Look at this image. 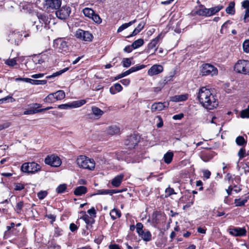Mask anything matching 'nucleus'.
<instances>
[{"label": "nucleus", "mask_w": 249, "mask_h": 249, "mask_svg": "<svg viewBox=\"0 0 249 249\" xmlns=\"http://www.w3.org/2000/svg\"><path fill=\"white\" fill-rule=\"evenodd\" d=\"M35 106L36 107V109H29L26 110L24 112V115H31L39 112L38 109H37V108H39L41 107V105L39 104H36Z\"/></svg>", "instance_id": "39"}, {"label": "nucleus", "mask_w": 249, "mask_h": 249, "mask_svg": "<svg viewBox=\"0 0 249 249\" xmlns=\"http://www.w3.org/2000/svg\"><path fill=\"white\" fill-rule=\"evenodd\" d=\"M111 193L110 190H100L98 191L96 195H106Z\"/></svg>", "instance_id": "63"}, {"label": "nucleus", "mask_w": 249, "mask_h": 249, "mask_svg": "<svg viewBox=\"0 0 249 249\" xmlns=\"http://www.w3.org/2000/svg\"><path fill=\"white\" fill-rule=\"evenodd\" d=\"M146 66L144 65H138L129 69V71L131 73L141 70L145 68Z\"/></svg>", "instance_id": "46"}, {"label": "nucleus", "mask_w": 249, "mask_h": 249, "mask_svg": "<svg viewBox=\"0 0 249 249\" xmlns=\"http://www.w3.org/2000/svg\"><path fill=\"white\" fill-rule=\"evenodd\" d=\"M201 73L202 75H216L218 73L217 69L214 66L209 64H203L201 67Z\"/></svg>", "instance_id": "6"}, {"label": "nucleus", "mask_w": 249, "mask_h": 249, "mask_svg": "<svg viewBox=\"0 0 249 249\" xmlns=\"http://www.w3.org/2000/svg\"><path fill=\"white\" fill-rule=\"evenodd\" d=\"M243 51L246 53H249V40H245L243 43Z\"/></svg>", "instance_id": "52"}, {"label": "nucleus", "mask_w": 249, "mask_h": 249, "mask_svg": "<svg viewBox=\"0 0 249 249\" xmlns=\"http://www.w3.org/2000/svg\"><path fill=\"white\" fill-rule=\"evenodd\" d=\"M122 63L124 67L128 68L131 65V59L129 58H124L123 59Z\"/></svg>", "instance_id": "49"}, {"label": "nucleus", "mask_w": 249, "mask_h": 249, "mask_svg": "<svg viewBox=\"0 0 249 249\" xmlns=\"http://www.w3.org/2000/svg\"><path fill=\"white\" fill-rule=\"evenodd\" d=\"M5 63L9 66L13 67L17 64V58L8 59L5 61Z\"/></svg>", "instance_id": "50"}, {"label": "nucleus", "mask_w": 249, "mask_h": 249, "mask_svg": "<svg viewBox=\"0 0 249 249\" xmlns=\"http://www.w3.org/2000/svg\"><path fill=\"white\" fill-rule=\"evenodd\" d=\"M214 152L213 151H208L202 153L200 158L204 162L210 161L214 157Z\"/></svg>", "instance_id": "24"}, {"label": "nucleus", "mask_w": 249, "mask_h": 249, "mask_svg": "<svg viewBox=\"0 0 249 249\" xmlns=\"http://www.w3.org/2000/svg\"><path fill=\"white\" fill-rule=\"evenodd\" d=\"M56 101L54 93L49 94L44 99V101L46 103H52Z\"/></svg>", "instance_id": "41"}, {"label": "nucleus", "mask_w": 249, "mask_h": 249, "mask_svg": "<svg viewBox=\"0 0 249 249\" xmlns=\"http://www.w3.org/2000/svg\"><path fill=\"white\" fill-rule=\"evenodd\" d=\"M124 178V174H121L119 175L116 176L111 181V184L112 186L115 187H119L123 178Z\"/></svg>", "instance_id": "22"}, {"label": "nucleus", "mask_w": 249, "mask_h": 249, "mask_svg": "<svg viewBox=\"0 0 249 249\" xmlns=\"http://www.w3.org/2000/svg\"><path fill=\"white\" fill-rule=\"evenodd\" d=\"M71 13V8L69 6H62L59 10L55 12L56 17L61 19H65L70 16Z\"/></svg>", "instance_id": "10"}, {"label": "nucleus", "mask_w": 249, "mask_h": 249, "mask_svg": "<svg viewBox=\"0 0 249 249\" xmlns=\"http://www.w3.org/2000/svg\"><path fill=\"white\" fill-rule=\"evenodd\" d=\"M47 83L46 80H32V85H44Z\"/></svg>", "instance_id": "56"}, {"label": "nucleus", "mask_w": 249, "mask_h": 249, "mask_svg": "<svg viewBox=\"0 0 249 249\" xmlns=\"http://www.w3.org/2000/svg\"><path fill=\"white\" fill-rule=\"evenodd\" d=\"M207 8L203 5H200L196 8L195 14L200 16L208 17Z\"/></svg>", "instance_id": "23"}, {"label": "nucleus", "mask_w": 249, "mask_h": 249, "mask_svg": "<svg viewBox=\"0 0 249 249\" xmlns=\"http://www.w3.org/2000/svg\"><path fill=\"white\" fill-rule=\"evenodd\" d=\"M48 59V56L45 53H42L39 55H35L32 59V61H29L28 63L30 64L32 62L35 64H41Z\"/></svg>", "instance_id": "14"}, {"label": "nucleus", "mask_w": 249, "mask_h": 249, "mask_svg": "<svg viewBox=\"0 0 249 249\" xmlns=\"http://www.w3.org/2000/svg\"><path fill=\"white\" fill-rule=\"evenodd\" d=\"M165 104L166 103H155L151 106V110L152 112L161 111L167 107Z\"/></svg>", "instance_id": "19"}, {"label": "nucleus", "mask_w": 249, "mask_h": 249, "mask_svg": "<svg viewBox=\"0 0 249 249\" xmlns=\"http://www.w3.org/2000/svg\"><path fill=\"white\" fill-rule=\"evenodd\" d=\"M122 89V86L119 83H116L110 88L109 91L111 94H115L117 92L121 91Z\"/></svg>", "instance_id": "31"}, {"label": "nucleus", "mask_w": 249, "mask_h": 249, "mask_svg": "<svg viewBox=\"0 0 249 249\" xmlns=\"http://www.w3.org/2000/svg\"><path fill=\"white\" fill-rule=\"evenodd\" d=\"M230 234L234 236H243L246 234V230L244 228L233 227L229 229Z\"/></svg>", "instance_id": "13"}, {"label": "nucleus", "mask_w": 249, "mask_h": 249, "mask_svg": "<svg viewBox=\"0 0 249 249\" xmlns=\"http://www.w3.org/2000/svg\"><path fill=\"white\" fill-rule=\"evenodd\" d=\"M163 71V67L160 64L153 65L147 71V74L150 76L157 75L162 72Z\"/></svg>", "instance_id": "16"}, {"label": "nucleus", "mask_w": 249, "mask_h": 249, "mask_svg": "<svg viewBox=\"0 0 249 249\" xmlns=\"http://www.w3.org/2000/svg\"><path fill=\"white\" fill-rule=\"evenodd\" d=\"M197 97L200 104L207 109H213L218 105L215 95L206 87H202L199 89Z\"/></svg>", "instance_id": "1"}, {"label": "nucleus", "mask_w": 249, "mask_h": 249, "mask_svg": "<svg viewBox=\"0 0 249 249\" xmlns=\"http://www.w3.org/2000/svg\"><path fill=\"white\" fill-rule=\"evenodd\" d=\"M23 207V202L22 201H20L17 203L15 210L18 213H20Z\"/></svg>", "instance_id": "51"}, {"label": "nucleus", "mask_w": 249, "mask_h": 249, "mask_svg": "<svg viewBox=\"0 0 249 249\" xmlns=\"http://www.w3.org/2000/svg\"><path fill=\"white\" fill-rule=\"evenodd\" d=\"M71 104H61L58 106V108L61 109H68L71 108Z\"/></svg>", "instance_id": "58"}, {"label": "nucleus", "mask_w": 249, "mask_h": 249, "mask_svg": "<svg viewBox=\"0 0 249 249\" xmlns=\"http://www.w3.org/2000/svg\"><path fill=\"white\" fill-rule=\"evenodd\" d=\"M140 137L137 135H132L129 136L125 141V144L128 148L132 149L137 145L139 142Z\"/></svg>", "instance_id": "11"}, {"label": "nucleus", "mask_w": 249, "mask_h": 249, "mask_svg": "<svg viewBox=\"0 0 249 249\" xmlns=\"http://www.w3.org/2000/svg\"><path fill=\"white\" fill-rule=\"evenodd\" d=\"M173 75L165 77L164 80L162 81L159 82V86L158 87L153 88V91L155 92H158L160 91L168 82L173 80Z\"/></svg>", "instance_id": "18"}, {"label": "nucleus", "mask_w": 249, "mask_h": 249, "mask_svg": "<svg viewBox=\"0 0 249 249\" xmlns=\"http://www.w3.org/2000/svg\"><path fill=\"white\" fill-rule=\"evenodd\" d=\"M62 0H45V6L47 9H57L61 5Z\"/></svg>", "instance_id": "12"}, {"label": "nucleus", "mask_w": 249, "mask_h": 249, "mask_svg": "<svg viewBox=\"0 0 249 249\" xmlns=\"http://www.w3.org/2000/svg\"><path fill=\"white\" fill-rule=\"evenodd\" d=\"M20 169L28 174H35L41 170V166L35 162H28L23 163Z\"/></svg>", "instance_id": "3"}, {"label": "nucleus", "mask_w": 249, "mask_h": 249, "mask_svg": "<svg viewBox=\"0 0 249 249\" xmlns=\"http://www.w3.org/2000/svg\"><path fill=\"white\" fill-rule=\"evenodd\" d=\"M54 94L56 101L62 100L65 97V93L63 90H58L54 92Z\"/></svg>", "instance_id": "42"}, {"label": "nucleus", "mask_w": 249, "mask_h": 249, "mask_svg": "<svg viewBox=\"0 0 249 249\" xmlns=\"http://www.w3.org/2000/svg\"><path fill=\"white\" fill-rule=\"evenodd\" d=\"M234 7L235 2L234 1H231L226 9V13L231 15H234L235 12Z\"/></svg>", "instance_id": "33"}, {"label": "nucleus", "mask_w": 249, "mask_h": 249, "mask_svg": "<svg viewBox=\"0 0 249 249\" xmlns=\"http://www.w3.org/2000/svg\"><path fill=\"white\" fill-rule=\"evenodd\" d=\"M62 230L58 228H55L54 229V236L55 237H58L62 235Z\"/></svg>", "instance_id": "60"}, {"label": "nucleus", "mask_w": 249, "mask_h": 249, "mask_svg": "<svg viewBox=\"0 0 249 249\" xmlns=\"http://www.w3.org/2000/svg\"><path fill=\"white\" fill-rule=\"evenodd\" d=\"M188 97L187 94L177 95L172 97L171 100L173 102H181L186 101Z\"/></svg>", "instance_id": "30"}, {"label": "nucleus", "mask_w": 249, "mask_h": 249, "mask_svg": "<svg viewBox=\"0 0 249 249\" xmlns=\"http://www.w3.org/2000/svg\"><path fill=\"white\" fill-rule=\"evenodd\" d=\"M145 25V23L143 22H142L140 23L137 27L133 30L131 34H130L129 36H127V37H130L133 36H136L139 33H140L143 28L144 26Z\"/></svg>", "instance_id": "28"}, {"label": "nucleus", "mask_w": 249, "mask_h": 249, "mask_svg": "<svg viewBox=\"0 0 249 249\" xmlns=\"http://www.w3.org/2000/svg\"><path fill=\"white\" fill-rule=\"evenodd\" d=\"M242 7L245 9L243 20L244 22H247V18H249V0H245L242 1Z\"/></svg>", "instance_id": "21"}, {"label": "nucleus", "mask_w": 249, "mask_h": 249, "mask_svg": "<svg viewBox=\"0 0 249 249\" xmlns=\"http://www.w3.org/2000/svg\"><path fill=\"white\" fill-rule=\"evenodd\" d=\"M165 193L169 196L173 194H175V192L173 188L168 187L166 189Z\"/></svg>", "instance_id": "64"}, {"label": "nucleus", "mask_w": 249, "mask_h": 249, "mask_svg": "<svg viewBox=\"0 0 249 249\" xmlns=\"http://www.w3.org/2000/svg\"><path fill=\"white\" fill-rule=\"evenodd\" d=\"M87 213L89 214V216H93V218H94L96 217V211L94 207H92L90 209H89Z\"/></svg>", "instance_id": "59"}, {"label": "nucleus", "mask_w": 249, "mask_h": 249, "mask_svg": "<svg viewBox=\"0 0 249 249\" xmlns=\"http://www.w3.org/2000/svg\"><path fill=\"white\" fill-rule=\"evenodd\" d=\"M81 214H82V215L80 218L82 219L87 225H92L94 223L95 220L93 216H89L85 212L83 211L81 212Z\"/></svg>", "instance_id": "20"}, {"label": "nucleus", "mask_w": 249, "mask_h": 249, "mask_svg": "<svg viewBox=\"0 0 249 249\" xmlns=\"http://www.w3.org/2000/svg\"><path fill=\"white\" fill-rule=\"evenodd\" d=\"M68 69H69L68 68H65L63 69V70H61L60 71H56V72L53 73L52 75L47 76L46 78L48 79H50L51 78H53V77L59 76V75H61V74H62L63 73L67 71L68 70Z\"/></svg>", "instance_id": "43"}, {"label": "nucleus", "mask_w": 249, "mask_h": 249, "mask_svg": "<svg viewBox=\"0 0 249 249\" xmlns=\"http://www.w3.org/2000/svg\"><path fill=\"white\" fill-rule=\"evenodd\" d=\"M249 196H246L243 198H239L234 199V204L236 207L244 206L248 200Z\"/></svg>", "instance_id": "29"}, {"label": "nucleus", "mask_w": 249, "mask_h": 249, "mask_svg": "<svg viewBox=\"0 0 249 249\" xmlns=\"http://www.w3.org/2000/svg\"><path fill=\"white\" fill-rule=\"evenodd\" d=\"M53 46L56 47L58 52L62 53H67L69 50L68 41L63 38H57L53 42Z\"/></svg>", "instance_id": "7"}, {"label": "nucleus", "mask_w": 249, "mask_h": 249, "mask_svg": "<svg viewBox=\"0 0 249 249\" xmlns=\"http://www.w3.org/2000/svg\"><path fill=\"white\" fill-rule=\"evenodd\" d=\"M47 194L46 191H41L37 193V196L39 199L42 200L47 196Z\"/></svg>", "instance_id": "55"}, {"label": "nucleus", "mask_w": 249, "mask_h": 249, "mask_svg": "<svg viewBox=\"0 0 249 249\" xmlns=\"http://www.w3.org/2000/svg\"><path fill=\"white\" fill-rule=\"evenodd\" d=\"M231 22L230 20H228L225 22L221 26L220 30V33L222 34L226 33L224 32V29L229 28V25L231 24Z\"/></svg>", "instance_id": "54"}, {"label": "nucleus", "mask_w": 249, "mask_h": 249, "mask_svg": "<svg viewBox=\"0 0 249 249\" xmlns=\"http://www.w3.org/2000/svg\"><path fill=\"white\" fill-rule=\"evenodd\" d=\"M91 111L92 113L97 118H100L104 114V111L100 109L99 108L93 106L91 107Z\"/></svg>", "instance_id": "35"}, {"label": "nucleus", "mask_w": 249, "mask_h": 249, "mask_svg": "<svg viewBox=\"0 0 249 249\" xmlns=\"http://www.w3.org/2000/svg\"><path fill=\"white\" fill-rule=\"evenodd\" d=\"M174 154L172 152H168L164 154L163 159L164 162L167 164H169L171 162Z\"/></svg>", "instance_id": "37"}, {"label": "nucleus", "mask_w": 249, "mask_h": 249, "mask_svg": "<svg viewBox=\"0 0 249 249\" xmlns=\"http://www.w3.org/2000/svg\"><path fill=\"white\" fill-rule=\"evenodd\" d=\"M22 37V35L19 32H13L8 36V41L12 44H18L19 40Z\"/></svg>", "instance_id": "17"}, {"label": "nucleus", "mask_w": 249, "mask_h": 249, "mask_svg": "<svg viewBox=\"0 0 249 249\" xmlns=\"http://www.w3.org/2000/svg\"><path fill=\"white\" fill-rule=\"evenodd\" d=\"M83 13L84 15L90 18H91L93 15L95 13L94 11L91 8H85L83 10Z\"/></svg>", "instance_id": "40"}, {"label": "nucleus", "mask_w": 249, "mask_h": 249, "mask_svg": "<svg viewBox=\"0 0 249 249\" xmlns=\"http://www.w3.org/2000/svg\"><path fill=\"white\" fill-rule=\"evenodd\" d=\"M86 101L85 100H80L78 101H73L71 103V107L72 108H76L79 107L85 104H86Z\"/></svg>", "instance_id": "38"}, {"label": "nucleus", "mask_w": 249, "mask_h": 249, "mask_svg": "<svg viewBox=\"0 0 249 249\" xmlns=\"http://www.w3.org/2000/svg\"><path fill=\"white\" fill-rule=\"evenodd\" d=\"M24 186L23 184L20 183H17L15 184V190L16 191H21L23 189Z\"/></svg>", "instance_id": "61"}, {"label": "nucleus", "mask_w": 249, "mask_h": 249, "mask_svg": "<svg viewBox=\"0 0 249 249\" xmlns=\"http://www.w3.org/2000/svg\"><path fill=\"white\" fill-rule=\"evenodd\" d=\"M67 188V186L66 184H60L56 188V192L58 194L63 193Z\"/></svg>", "instance_id": "45"}, {"label": "nucleus", "mask_w": 249, "mask_h": 249, "mask_svg": "<svg viewBox=\"0 0 249 249\" xmlns=\"http://www.w3.org/2000/svg\"><path fill=\"white\" fill-rule=\"evenodd\" d=\"M136 22V19H134L133 20L129 21L128 23H125L122 24L121 26H120L118 28V29L117 30V32L120 33V32H122L123 30L126 29L128 27L130 26L131 25H132L133 24H134Z\"/></svg>", "instance_id": "36"}, {"label": "nucleus", "mask_w": 249, "mask_h": 249, "mask_svg": "<svg viewBox=\"0 0 249 249\" xmlns=\"http://www.w3.org/2000/svg\"><path fill=\"white\" fill-rule=\"evenodd\" d=\"M78 166L80 168L93 170L95 166L94 160L84 155L79 156L76 160Z\"/></svg>", "instance_id": "2"}, {"label": "nucleus", "mask_w": 249, "mask_h": 249, "mask_svg": "<svg viewBox=\"0 0 249 249\" xmlns=\"http://www.w3.org/2000/svg\"><path fill=\"white\" fill-rule=\"evenodd\" d=\"M143 226L141 223H138L136 225V232L139 236L145 242L150 241L152 239V235L149 231L143 229Z\"/></svg>", "instance_id": "5"}, {"label": "nucleus", "mask_w": 249, "mask_h": 249, "mask_svg": "<svg viewBox=\"0 0 249 249\" xmlns=\"http://www.w3.org/2000/svg\"><path fill=\"white\" fill-rule=\"evenodd\" d=\"M234 71L239 73L249 74V61L239 60L234 65Z\"/></svg>", "instance_id": "4"}, {"label": "nucleus", "mask_w": 249, "mask_h": 249, "mask_svg": "<svg viewBox=\"0 0 249 249\" xmlns=\"http://www.w3.org/2000/svg\"><path fill=\"white\" fill-rule=\"evenodd\" d=\"M223 6L220 5L210 8H207L208 17L214 15L216 13L218 12L220 10H221Z\"/></svg>", "instance_id": "25"}, {"label": "nucleus", "mask_w": 249, "mask_h": 249, "mask_svg": "<svg viewBox=\"0 0 249 249\" xmlns=\"http://www.w3.org/2000/svg\"><path fill=\"white\" fill-rule=\"evenodd\" d=\"M240 116L242 118H249V106L247 108L241 111Z\"/></svg>", "instance_id": "48"}, {"label": "nucleus", "mask_w": 249, "mask_h": 249, "mask_svg": "<svg viewBox=\"0 0 249 249\" xmlns=\"http://www.w3.org/2000/svg\"><path fill=\"white\" fill-rule=\"evenodd\" d=\"M202 172H203L204 178H206V179H208L210 178L211 173L209 170H203Z\"/></svg>", "instance_id": "62"}, {"label": "nucleus", "mask_w": 249, "mask_h": 249, "mask_svg": "<svg viewBox=\"0 0 249 249\" xmlns=\"http://www.w3.org/2000/svg\"><path fill=\"white\" fill-rule=\"evenodd\" d=\"M91 18L97 24H100L102 21L100 16L95 13H94V15H93V16H92Z\"/></svg>", "instance_id": "53"}, {"label": "nucleus", "mask_w": 249, "mask_h": 249, "mask_svg": "<svg viewBox=\"0 0 249 249\" xmlns=\"http://www.w3.org/2000/svg\"><path fill=\"white\" fill-rule=\"evenodd\" d=\"M87 192V188L84 186H80L77 187L73 193L75 196H80L84 194H85Z\"/></svg>", "instance_id": "27"}, {"label": "nucleus", "mask_w": 249, "mask_h": 249, "mask_svg": "<svg viewBox=\"0 0 249 249\" xmlns=\"http://www.w3.org/2000/svg\"><path fill=\"white\" fill-rule=\"evenodd\" d=\"M143 43H144L143 40L142 38H140V39H138L135 40V41H134L132 43V45H133V47L135 49H137V48L140 47L141 46H142L143 44Z\"/></svg>", "instance_id": "44"}, {"label": "nucleus", "mask_w": 249, "mask_h": 249, "mask_svg": "<svg viewBox=\"0 0 249 249\" xmlns=\"http://www.w3.org/2000/svg\"><path fill=\"white\" fill-rule=\"evenodd\" d=\"M235 142L236 144L239 146H243L247 143V142L242 136L237 137L236 139Z\"/></svg>", "instance_id": "47"}, {"label": "nucleus", "mask_w": 249, "mask_h": 249, "mask_svg": "<svg viewBox=\"0 0 249 249\" xmlns=\"http://www.w3.org/2000/svg\"><path fill=\"white\" fill-rule=\"evenodd\" d=\"M75 36L84 41L90 42L92 40L93 36L88 31L82 29H78L75 33Z\"/></svg>", "instance_id": "9"}, {"label": "nucleus", "mask_w": 249, "mask_h": 249, "mask_svg": "<svg viewBox=\"0 0 249 249\" xmlns=\"http://www.w3.org/2000/svg\"><path fill=\"white\" fill-rule=\"evenodd\" d=\"M120 130V129L118 126L116 125H113L107 128V132L109 135H113L119 133Z\"/></svg>", "instance_id": "26"}, {"label": "nucleus", "mask_w": 249, "mask_h": 249, "mask_svg": "<svg viewBox=\"0 0 249 249\" xmlns=\"http://www.w3.org/2000/svg\"><path fill=\"white\" fill-rule=\"evenodd\" d=\"M110 215L113 220H115L121 216V213L119 210L114 208L110 211Z\"/></svg>", "instance_id": "34"}, {"label": "nucleus", "mask_w": 249, "mask_h": 249, "mask_svg": "<svg viewBox=\"0 0 249 249\" xmlns=\"http://www.w3.org/2000/svg\"><path fill=\"white\" fill-rule=\"evenodd\" d=\"M37 16L39 23L45 27L49 22L48 18L46 15L41 14H37Z\"/></svg>", "instance_id": "32"}, {"label": "nucleus", "mask_w": 249, "mask_h": 249, "mask_svg": "<svg viewBox=\"0 0 249 249\" xmlns=\"http://www.w3.org/2000/svg\"><path fill=\"white\" fill-rule=\"evenodd\" d=\"M162 34H160L156 38L152 39L148 45V51L149 52L151 50H154L155 52L158 49L157 47L158 44L162 40Z\"/></svg>", "instance_id": "15"}, {"label": "nucleus", "mask_w": 249, "mask_h": 249, "mask_svg": "<svg viewBox=\"0 0 249 249\" xmlns=\"http://www.w3.org/2000/svg\"><path fill=\"white\" fill-rule=\"evenodd\" d=\"M44 162L46 164L55 167L60 166L62 163L60 159L54 154L48 155L44 160Z\"/></svg>", "instance_id": "8"}, {"label": "nucleus", "mask_w": 249, "mask_h": 249, "mask_svg": "<svg viewBox=\"0 0 249 249\" xmlns=\"http://www.w3.org/2000/svg\"><path fill=\"white\" fill-rule=\"evenodd\" d=\"M246 155V150L244 148H241L238 153V156L239 158V160L242 159V158H244Z\"/></svg>", "instance_id": "57"}]
</instances>
